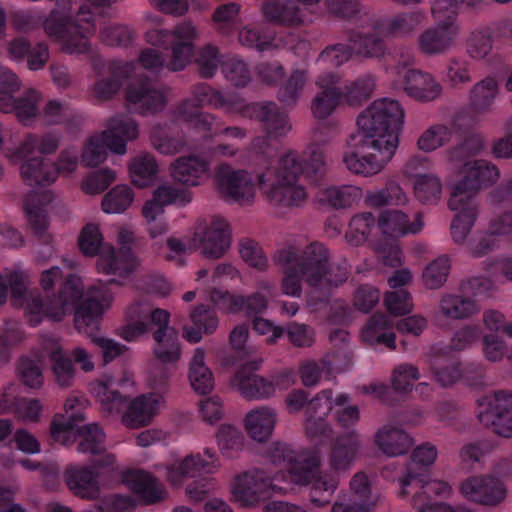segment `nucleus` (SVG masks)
<instances>
[{"mask_svg": "<svg viewBox=\"0 0 512 512\" xmlns=\"http://www.w3.org/2000/svg\"><path fill=\"white\" fill-rule=\"evenodd\" d=\"M128 234L122 229L118 234V242L122 245L119 252L108 245L102 244V235L99 227L95 224L86 225L79 237V247L86 256H95L99 252L97 267L100 272L108 275H122L126 272V243Z\"/></svg>", "mask_w": 512, "mask_h": 512, "instance_id": "13", "label": "nucleus"}, {"mask_svg": "<svg viewBox=\"0 0 512 512\" xmlns=\"http://www.w3.org/2000/svg\"><path fill=\"white\" fill-rule=\"evenodd\" d=\"M332 396V390L324 389L308 402L306 429L309 436H327L330 432L326 416L333 409Z\"/></svg>", "mask_w": 512, "mask_h": 512, "instance_id": "31", "label": "nucleus"}, {"mask_svg": "<svg viewBox=\"0 0 512 512\" xmlns=\"http://www.w3.org/2000/svg\"><path fill=\"white\" fill-rule=\"evenodd\" d=\"M209 162L198 156L178 158L171 167V176L179 183L197 186L209 172Z\"/></svg>", "mask_w": 512, "mask_h": 512, "instance_id": "42", "label": "nucleus"}, {"mask_svg": "<svg viewBox=\"0 0 512 512\" xmlns=\"http://www.w3.org/2000/svg\"><path fill=\"white\" fill-rule=\"evenodd\" d=\"M427 160L425 157H413L411 158L406 166V173L415 178L414 181V193L416 198L422 203H437L441 197L442 184L440 179L433 174H421L416 173L417 166L426 167Z\"/></svg>", "mask_w": 512, "mask_h": 512, "instance_id": "30", "label": "nucleus"}, {"mask_svg": "<svg viewBox=\"0 0 512 512\" xmlns=\"http://www.w3.org/2000/svg\"><path fill=\"white\" fill-rule=\"evenodd\" d=\"M28 282L29 276L22 270H9L5 274L0 272V305L4 304L7 299L8 286L11 288L12 297L23 303Z\"/></svg>", "mask_w": 512, "mask_h": 512, "instance_id": "56", "label": "nucleus"}, {"mask_svg": "<svg viewBox=\"0 0 512 512\" xmlns=\"http://www.w3.org/2000/svg\"><path fill=\"white\" fill-rule=\"evenodd\" d=\"M425 19V13L416 10L403 12L392 17H381L371 25V32H356L352 41L356 51L363 57L379 58L385 55L387 47L383 37H398L413 32Z\"/></svg>", "mask_w": 512, "mask_h": 512, "instance_id": "6", "label": "nucleus"}, {"mask_svg": "<svg viewBox=\"0 0 512 512\" xmlns=\"http://www.w3.org/2000/svg\"><path fill=\"white\" fill-rule=\"evenodd\" d=\"M128 136V118L125 114L112 117L106 130L93 136L85 145L81 159L84 166L96 167L107 158V149L116 154H125Z\"/></svg>", "mask_w": 512, "mask_h": 512, "instance_id": "14", "label": "nucleus"}, {"mask_svg": "<svg viewBox=\"0 0 512 512\" xmlns=\"http://www.w3.org/2000/svg\"><path fill=\"white\" fill-rule=\"evenodd\" d=\"M195 236L199 239L202 253L213 259L224 255L230 247V230L228 223L220 217L212 219L211 223Z\"/></svg>", "mask_w": 512, "mask_h": 512, "instance_id": "27", "label": "nucleus"}, {"mask_svg": "<svg viewBox=\"0 0 512 512\" xmlns=\"http://www.w3.org/2000/svg\"><path fill=\"white\" fill-rule=\"evenodd\" d=\"M341 76L337 72L328 71L319 74L315 85L319 91L311 103V111L315 118L326 119L340 106L343 98L339 87Z\"/></svg>", "mask_w": 512, "mask_h": 512, "instance_id": "22", "label": "nucleus"}, {"mask_svg": "<svg viewBox=\"0 0 512 512\" xmlns=\"http://www.w3.org/2000/svg\"><path fill=\"white\" fill-rule=\"evenodd\" d=\"M362 197V190L353 185L330 186L320 189L317 199L321 204L335 209L351 207Z\"/></svg>", "mask_w": 512, "mask_h": 512, "instance_id": "48", "label": "nucleus"}, {"mask_svg": "<svg viewBox=\"0 0 512 512\" xmlns=\"http://www.w3.org/2000/svg\"><path fill=\"white\" fill-rule=\"evenodd\" d=\"M0 83L7 85L6 89H0V111L14 114L23 126H32L40 115L42 93L37 89L29 88L20 96L14 97V93L21 88V81L11 70L1 71Z\"/></svg>", "mask_w": 512, "mask_h": 512, "instance_id": "11", "label": "nucleus"}, {"mask_svg": "<svg viewBox=\"0 0 512 512\" xmlns=\"http://www.w3.org/2000/svg\"><path fill=\"white\" fill-rule=\"evenodd\" d=\"M242 45L263 52L278 46L275 31L270 28H245L239 33Z\"/></svg>", "mask_w": 512, "mask_h": 512, "instance_id": "59", "label": "nucleus"}, {"mask_svg": "<svg viewBox=\"0 0 512 512\" xmlns=\"http://www.w3.org/2000/svg\"><path fill=\"white\" fill-rule=\"evenodd\" d=\"M499 94V84L494 77L488 76L477 82L469 93V107L476 114L489 112Z\"/></svg>", "mask_w": 512, "mask_h": 512, "instance_id": "47", "label": "nucleus"}, {"mask_svg": "<svg viewBox=\"0 0 512 512\" xmlns=\"http://www.w3.org/2000/svg\"><path fill=\"white\" fill-rule=\"evenodd\" d=\"M273 259L283 270V292L290 296L300 295L302 280L311 287H337L349 276L347 262H330L328 248L317 241L302 251L294 244L286 245L275 252Z\"/></svg>", "mask_w": 512, "mask_h": 512, "instance_id": "3", "label": "nucleus"}, {"mask_svg": "<svg viewBox=\"0 0 512 512\" xmlns=\"http://www.w3.org/2000/svg\"><path fill=\"white\" fill-rule=\"evenodd\" d=\"M250 116L262 125L265 136H257L252 140V151L266 163L275 156L276 149L271 145V140L285 137L291 130L288 115L274 102L253 103L248 107Z\"/></svg>", "mask_w": 512, "mask_h": 512, "instance_id": "10", "label": "nucleus"}, {"mask_svg": "<svg viewBox=\"0 0 512 512\" xmlns=\"http://www.w3.org/2000/svg\"><path fill=\"white\" fill-rule=\"evenodd\" d=\"M62 141V134L56 130L46 132H28L16 148H6L5 157L12 163H18L23 157H45L54 155Z\"/></svg>", "mask_w": 512, "mask_h": 512, "instance_id": "21", "label": "nucleus"}, {"mask_svg": "<svg viewBox=\"0 0 512 512\" xmlns=\"http://www.w3.org/2000/svg\"><path fill=\"white\" fill-rule=\"evenodd\" d=\"M275 422V412L263 407L247 414L245 427L251 438L258 442H263L272 434Z\"/></svg>", "mask_w": 512, "mask_h": 512, "instance_id": "51", "label": "nucleus"}, {"mask_svg": "<svg viewBox=\"0 0 512 512\" xmlns=\"http://www.w3.org/2000/svg\"><path fill=\"white\" fill-rule=\"evenodd\" d=\"M108 77L96 80L90 89L91 97L97 102L113 99L128 77V64L124 60H112L108 64Z\"/></svg>", "mask_w": 512, "mask_h": 512, "instance_id": "33", "label": "nucleus"}, {"mask_svg": "<svg viewBox=\"0 0 512 512\" xmlns=\"http://www.w3.org/2000/svg\"><path fill=\"white\" fill-rule=\"evenodd\" d=\"M158 165L152 154L144 153L130 161V184L139 188L149 186L155 179Z\"/></svg>", "mask_w": 512, "mask_h": 512, "instance_id": "55", "label": "nucleus"}, {"mask_svg": "<svg viewBox=\"0 0 512 512\" xmlns=\"http://www.w3.org/2000/svg\"><path fill=\"white\" fill-rule=\"evenodd\" d=\"M216 451L206 448L204 455L189 454L178 463L168 467V480L173 486H181L188 478L195 479L186 487V493L195 501L204 500L214 489V480L210 475L219 467Z\"/></svg>", "mask_w": 512, "mask_h": 512, "instance_id": "7", "label": "nucleus"}, {"mask_svg": "<svg viewBox=\"0 0 512 512\" xmlns=\"http://www.w3.org/2000/svg\"><path fill=\"white\" fill-rule=\"evenodd\" d=\"M404 90L417 101L429 102L441 94L442 87L430 73L411 69L405 74Z\"/></svg>", "mask_w": 512, "mask_h": 512, "instance_id": "37", "label": "nucleus"}, {"mask_svg": "<svg viewBox=\"0 0 512 512\" xmlns=\"http://www.w3.org/2000/svg\"><path fill=\"white\" fill-rule=\"evenodd\" d=\"M64 481L68 489L84 500H96L101 495L99 476L89 466L69 465L64 472Z\"/></svg>", "mask_w": 512, "mask_h": 512, "instance_id": "26", "label": "nucleus"}, {"mask_svg": "<svg viewBox=\"0 0 512 512\" xmlns=\"http://www.w3.org/2000/svg\"><path fill=\"white\" fill-rule=\"evenodd\" d=\"M259 368V361L245 362L236 370L231 380L232 386L246 399H264L275 392L272 381L255 373Z\"/></svg>", "mask_w": 512, "mask_h": 512, "instance_id": "23", "label": "nucleus"}, {"mask_svg": "<svg viewBox=\"0 0 512 512\" xmlns=\"http://www.w3.org/2000/svg\"><path fill=\"white\" fill-rule=\"evenodd\" d=\"M11 25L21 33L33 32L42 25L46 35L70 55L91 53L90 37L96 31L90 10L80 7L73 15L69 0H60L47 17L37 12H17L11 18Z\"/></svg>", "mask_w": 512, "mask_h": 512, "instance_id": "4", "label": "nucleus"}, {"mask_svg": "<svg viewBox=\"0 0 512 512\" xmlns=\"http://www.w3.org/2000/svg\"><path fill=\"white\" fill-rule=\"evenodd\" d=\"M169 378L168 369H161L159 375L153 374L149 379L152 392L130 399V429L149 425L160 412L165 402L164 393L168 391Z\"/></svg>", "mask_w": 512, "mask_h": 512, "instance_id": "16", "label": "nucleus"}, {"mask_svg": "<svg viewBox=\"0 0 512 512\" xmlns=\"http://www.w3.org/2000/svg\"><path fill=\"white\" fill-rule=\"evenodd\" d=\"M134 63L130 61V104H139L143 113H155L164 108L166 97L164 93L157 89L154 83L148 78L136 86L132 82Z\"/></svg>", "mask_w": 512, "mask_h": 512, "instance_id": "34", "label": "nucleus"}, {"mask_svg": "<svg viewBox=\"0 0 512 512\" xmlns=\"http://www.w3.org/2000/svg\"><path fill=\"white\" fill-rule=\"evenodd\" d=\"M216 182L219 192L226 202L240 205L252 204L256 193V184L247 171L235 170L226 164L220 165L216 172Z\"/></svg>", "mask_w": 512, "mask_h": 512, "instance_id": "18", "label": "nucleus"}, {"mask_svg": "<svg viewBox=\"0 0 512 512\" xmlns=\"http://www.w3.org/2000/svg\"><path fill=\"white\" fill-rule=\"evenodd\" d=\"M103 313V307L98 300L88 297L84 299L75 311V326L78 331L89 336L98 328V322Z\"/></svg>", "mask_w": 512, "mask_h": 512, "instance_id": "54", "label": "nucleus"}, {"mask_svg": "<svg viewBox=\"0 0 512 512\" xmlns=\"http://www.w3.org/2000/svg\"><path fill=\"white\" fill-rule=\"evenodd\" d=\"M494 31L490 27L474 30L467 40V52L474 59H483L493 48Z\"/></svg>", "mask_w": 512, "mask_h": 512, "instance_id": "63", "label": "nucleus"}, {"mask_svg": "<svg viewBox=\"0 0 512 512\" xmlns=\"http://www.w3.org/2000/svg\"><path fill=\"white\" fill-rule=\"evenodd\" d=\"M265 19L283 26H298L304 22V11L295 0H266L262 5Z\"/></svg>", "mask_w": 512, "mask_h": 512, "instance_id": "39", "label": "nucleus"}, {"mask_svg": "<svg viewBox=\"0 0 512 512\" xmlns=\"http://www.w3.org/2000/svg\"><path fill=\"white\" fill-rule=\"evenodd\" d=\"M423 220L420 213L415 214L411 222L408 216L400 210H383L378 219V228L385 235L399 237L408 233L416 234L423 228Z\"/></svg>", "mask_w": 512, "mask_h": 512, "instance_id": "36", "label": "nucleus"}, {"mask_svg": "<svg viewBox=\"0 0 512 512\" xmlns=\"http://www.w3.org/2000/svg\"><path fill=\"white\" fill-rule=\"evenodd\" d=\"M431 12L437 25L424 30L418 37L419 50L425 55L445 53L453 44L457 28L453 20L463 5L475 6L480 0H431Z\"/></svg>", "mask_w": 512, "mask_h": 512, "instance_id": "8", "label": "nucleus"}, {"mask_svg": "<svg viewBox=\"0 0 512 512\" xmlns=\"http://www.w3.org/2000/svg\"><path fill=\"white\" fill-rule=\"evenodd\" d=\"M82 294L83 286L80 278L71 274L61 285L58 295H47L43 299L37 291H26L24 302L19 304L31 315L29 322L35 326L42 316L60 321L75 306Z\"/></svg>", "mask_w": 512, "mask_h": 512, "instance_id": "9", "label": "nucleus"}, {"mask_svg": "<svg viewBox=\"0 0 512 512\" xmlns=\"http://www.w3.org/2000/svg\"><path fill=\"white\" fill-rule=\"evenodd\" d=\"M196 37V28L189 21L179 23L173 30L152 29L145 35L149 44L171 50V59L167 65L171 71H181L190 62Z\"/></svg>", "mask_w": 512, "mask_h": 512, "instance_id": "12", "label": "nucleus"}, {"mask_svg": "<svg viewBox=\"0 0 512 512\" xmlns=\"http://www.w3.org/2000/svg\"><path fill=\"white\" fill-rule=\"evenodd\" d=\"M20 161V176L27 185H50L57 180V169L49 158L23 157Z\"/></svg>", "mask_w": 512, "mask_h": 512, "instance_id": "38", "label": "nucleus"}, {"mask_svg": "<svg viewBox=\"0 0 512 512\" xmlns=\"http://www.w3.org/2000/svg\"><path fill=\"white\" fill-rule=\"evenodd\" d=\"M130 492L145 505L160 503L167 497L164 485L156 477L133 468H130Z\"/></svg>", "mask_w": 512, "mask_h": 512, "instance_id": "32", "label": "nucleus"}, {"mask_svg": "<svg viewBox=\"0 0 512 512\" xmlns=\"http://www.w3.org/2000/svg\"><path fill=\"white\" fill-rule=\"evenodd\" d=\"M375 443L384 454L398 456L410 450L413 440L404 430L386 425L376 433Z\"/></svg>", "mask_w": 512, "mask_h": 512, "instance_id": "44", "label": "nucleus"}, {"mask_svg": "<svg viewBox=\"0 0 512 512\" xmlns=\"http://www.w3.org/2000/svg\"><path fill=\"white\" fill-rule=\"evenodd\" d=\"M150 323L158 327L153 333L155 358L163 364L176 363L181 356V347L178 332L169 326L170 313L165 309L155 308L150 312Z\"/></svg>", "mask_w": 512, "mask_h": 512, "instance_id": "20", "label": "nucleus"}, {"mask_svg": "<svg viewBox=\"0 0 512 512\" xmlns=\"http://www.w3.org/2000/svg\"><path fill=\"white\" fill-rule=\"evenodd\" d=\"M360 447V435L349 431L339 435L330 452V471L320 472V458L316 454L296 452L288 444L274 443L269 449V457L285 470L273 477L264 470L252 469L235 478L232 493L242 506H254L274 494H281L287 487L278 485L283 481L297 486L312 484L310 500L314 506L322 507L331 502L340 481L339 473L349 469Z\"/></svg>", "mask_w": 512, "mask_h": 512, "instance_id": "1", "label": "nucleus"}, {"mask_svg": "<svg viewBox=\"0 0 512 512\" xmlns=\"http://www.w3.org/2000/svg\"><path fill=\"white\" fill-rule=\"evenodd\" d=\"M42 350L44 355L50 359L51 371L56 384L62 388L70 387L74 382L76 370L60 343L52 337H46L42 341Z\"/></svg>", "mask_w": 512, "mask_h": 512, "instance_id": "29", "label": "nucleus"}, {"mask_svg": "<svg viewBox=\"0 0 512 512\" xmlns=\"http://www.w3.org/2000/svg\"><path fill=\"white\" fill-rule=\"evenodd\" d=\"M442 313L452 319L471 317L478 311L477 304L470 297L455 294H446L440 302Z\"/></svg>", "mask_w": 512, "mask_h": 512, "instance_id": "57", "label": "nucleus"}, {"mask_svg": "<svg viewBox=\"0 0 512 512\" xmlns=\"http://www.w3.org/2000/svg\"><path fill=\"white\" fill-rule=\"evenodd\" d=\"M326 174V162L323 152L312 149L305 156L295 151H288L279 160L278 166H268L258 175V186L269 200L283 207L301 206L307 193L298 179L303 175L308 181L318 184Z\"/></svg>", "mask_w": 512, "mask_h": 512, "instance_id": "5", "label": "nucleus"}, {"mask_svg": "<svg viewBox=\"0 0 512 512\" xmlns=\"http://www.w3.org/2000/svg\"><path fill=\"white\" fill-rule=\"evenodd\" d=\"M125 384V378L107 377L104 381L94 383L91 387L92 393L99 400L103 409L111 415H121L124 424L127 418L128 403L119 392V388L124 387Z\"/></svg>", "mask_w": 512, "mask_h": 512, "instance_id": "28", "label": "nucleus"}, {"mask_svg": "<svg viewBox=\"0 0 512 512\" xmlns=\"http://www.w3.org/2000/svg\"><path fill=\"white\" fill-rule=\"evenodd\" d=\"M429 367L434 379L441 386H450L461 380V362L450 354L433 351L429 359Z\"/></svg>", "mask_w": 512, "mask_h": 512, "instance_id": "46", "label": "nucleus"}, {"mask_svg": "<svg viewBox=\"0 0 512 512\" xmlns=\"http://www.w3.org/2000/svg\"><path fill=\"white\" fill-rule=\"evenodd\" d=\"M177 118L186 122L189 128L198 133H204L205 137H213L216 134L219 121L214 115L197 109L193 100L182 101L176 109Z\"/></svg>", "mask_w": 512, "mask_h": 512, "instance_id": "41", "label": "nucleus"}, {"mask_svg": "<svg viewBox=\"0 0 512 512\" xmlns=\"http://www.w3.org/2000/svg\"><path fill=\"white\" fill-rule=\"evenodd\" d=\"M460 491L470 501L483 505L494 506L505 497L502 483L492 476H474L466 479Z\"/></svg>", "mask_w": 512, "mask_h": 512, "instance_id": "25", "label": "nucleus"}, {"mask_svg": "<svg viewBox=\"0 0 512 512\" xmlns=\"http://www.w3.org/2000/svg\"><path fill=\"white\" fill-rule=\"evenodd\" d=\"M350 488L360 502L344 504L337 501L333 504L331 512H370L368 500L371 494V484L368 476L363 472L356 473L350 481Z\"/></svg>", "mask_w": 512, "mask_h": 512, "instance_id": "50", "label": "nucleus"}, {"mask_svg": "<svg viewBox=\"0 0 512 512\" xmlns=\"http://www.w3.org/2000/svg\"><path fill=\"white\" fill-rule=\"evenodd\" d=\"M190 317L193 325L184 327V337L191 343L199 342L202 333L211 334L218 326L215 310L204 304L195 307Z\"/></svg>", "mask_w": 512, "mask_h": 512, "instance_id": "45", "label": "nucleus"}, {"mask_svg": "<svg viewBox=\"0 0 512 512\" xmlns=\"http://www.w3.org/2000/svg\"><path fill=\"white\" fill-rule=\"evenodd\" d=\"M151 142L155 149L162 154H176L185 146L182 135H171L166 127L157 125L152 129Z\"/></svg>", "mask_w": 512, "mask_h": 512, "instance_id": "64", "label": "nucleus"}, {"mask_svg": "<svg viewBox=\"0 0 512 512\" xmlns=\"http://www.w3.org/2000/svg\"><path fill=\"white\" fill-rule=\"evenodd\" d=\"M477 417L502 437H512V392L499 390L478 399Z\"/></svg>", "mask_w": 512, "mask_h": 512, "instance_id": "17", "label": "nucleus"}, {"mask_svg": "<svg viewBox=\"0 0 512 512\" xmlns=\"http://www.w3.org/2000/svg\"><path fill=\"white\" fill-rule=\"evenodd\" d=\"M190 200V195L185 189L162 184L153 192L152 199L145 203L142 214L147 220L152 221L163 212L166 205L178 204L179 206H185Z\"/></svg>", "mask_w": 512, "mask_h": 512, "instance_id": "35", "label": "nucleus"}, {"mask_svg": "<svg viewBox=\"0 0 512 512\" xmlns=\"http://www.w3.org/2000/svg\"><path fill=\"white\" fill-rule=\"evenodd\" d=\"M77 451L80 453H90L100 455L103 452V443L105 434L96 424H87L77 428Z\"/></svg>", "mask_w": 512, "mask_h": 512, "instance_id": "58", "label": "nucleus"}, {"mask_svg": "<svg viewBox=\"0 0 512 512\" xmlns=\"http://www.w3.org/2000/svg\"><path fill=\"white\" fill-rule=\"evenodd\" d=\"M138 266L139 260L130 250V288L133 287L143 294L162 297L170 293V284L163 276L154 273H146L139 276L134 274Z\"/></svg>", "mask_w": 512, "mask_h": 512, "instance_id": "43", "label": "nucleus"}, {"mask_svg": "<svg viewBox=\"0 0 512 512\" xmlns=\"http://www.w3.org/2000/svg\"><path fill=\"white\" fill-rule=\"evenodd\" d=\"M460 117H456L452 122V127L446 125H435L427 129L418 139V147L430 152L450 141L452 131L459 126Z\"/></svg>", "mask_w": 512, "mask_h": 512, "instance_id": "61", "label": "nucleus"}, {"mask_svg": "<svg viewBox=\"0 0 512 512\" xmlns=\"http://www.w3.org/2000/svg\"><path fill=\"white\" fill-rule=\"evenodd\" d=\"M210 298L218 308L232 313L244 312L249 318L263 313L268 303L266 297L260 292L243 296L235 295L221 289H213L210 293Z\"/></svg>", "mask_w": 512, "mask_h": 512, "instance_id": "24", "label": "nucleus"}, {"mask_svg": "<svg viewBox=\"0 0 512 512\" xmlns=\"http://www.w3.org/2000/svg\"><path fill=\"white\" fill-rule=\"evenodd\" d=\"M363 341L371 346L383 345L390 350L396 348V335L392 321L384 314L372 315L361 332Z\"/></svg>", "mask_w": 512, "mask_h": 512, "instance_id": "40", "label": "nucleus"}, {"mask_svg": "<svg viewBox=\"0 0 512 512\" xmlns=\"http://www.w3.org/2000/svg\"><path fill=\"white\" fill-rule=\"evenodd\" d=\"M448 206L452 211H457L450 227L451 236L455 242L463 243L478 217L479 203L462 201L457 208H453L449 203Z\"/></svg>", "mask_w": 512, "mask_h": 512, "instance_id": "49", "label": "nucleus"}, {"mask_svg": "<svg viewBox=\"0 0 512 512\" xmlns=\"http://www.w3.org/2000/svg\"><path fill=\"white\" fill-rule=\"evenodd\" d=\"M376 217L371 212H363L354 215L346 231L347 241L355 246L366 242L371 230L375 228Z\"/></svg>", "mask_w": 512, "mask_h": 512, "instance_id": "60", "label": "nucleus"}, {"mask_svg": "<svg viewBox=\"0 0 512 512\" xmlns=\"http://www.w3.org/2000/svg\"><path fill=\"white\" fill-rule=\"evenodd\" d=\"M345 370V363L340 364L334 360L333 355H326L319 362L309 360L302 363L299 367L301 381L305 387L316 385L324 372Z\"/></svg>", "mask_w": 512, "mask_h": 512, "instance_id": "53", "label": "nucleus"}, {"mask_svg": "<svg viewBox=\"0 0 512 512\" xmlns=\"http://www.w3.org/2000/svg\"><path fill=\"white\" fill-rule=\"evenodd\" d=\"M374 85V80L370 75L348 81L342 90L343 98L349 105H359L371 96Z\"/></svg>", "mask_w": 512, "mask_h": 512, "instance_id": "62", "label": "nucleus"}, {"mask_svg": "<svg viewBox=\"0 0 512 512\" xmlns=\"http://www.w3.org/2000/svg\"><path fill=\"white\" fill-rule=\"evenodd\" d=\"M400 486L399 496L402 498L410 494V488L417 489L412 497V505L419 511L436 504L430 502L432 496L447 497L451 491L447 482L429 480L426 471L415 472L411 468H408L407 473L400 479Z\"/></svg>", "mask_w": 512, "mask_h": 512, "instance_id": "19", "label": "nucleus"}, {"mask_svg": "<svg viewBox=\"0 0 512 512\" xmlns=\"http://www.w3.org/2000/svg\"><path fill=\"white\" fill-rule=\"evenodd\" d=\"M205 353L201 348L194 352L189 366V382L195 392L208 394L214 387V378L210 369L205 365Z\"/></svg>", "mask_w": 512, "mask_h": 512, "instance_id": "52", "label": "nucleus"}, {"mask_svg": "<svg viewBox=\"0 0 512 512\" xmlns=\"http://www.w3.org/2000/svg\"><path fill=\"white\" fill-rule=\"evenodd\" d=\"M404 117V109L394 99H377L367 107L357 118L358 132L350 141L353 149L343 158L347 169L364 177L379 173L397 150Z\"/></svg>", "mask_w": 512, "mask_h": 512, "instance_id": "2", "label": "nucleus"}, {"mask_svg": "<svg viewBox=\"0 0 512 512\" xmlns=\"http://www.w3.org/2000/svg\"><path fill=\"white\" fill-rule=\"evenodd\" d=\"M462 173V179L454 185L449 198L453 208L459 207L462 201L478 203L476 193L495 183L500 176L497 166L486 160L465 162Z\"/></svg>", "mask_w": 512, "mask_h": 512, "instance_id": "15", "label": "nucleus"}]
</instances>
